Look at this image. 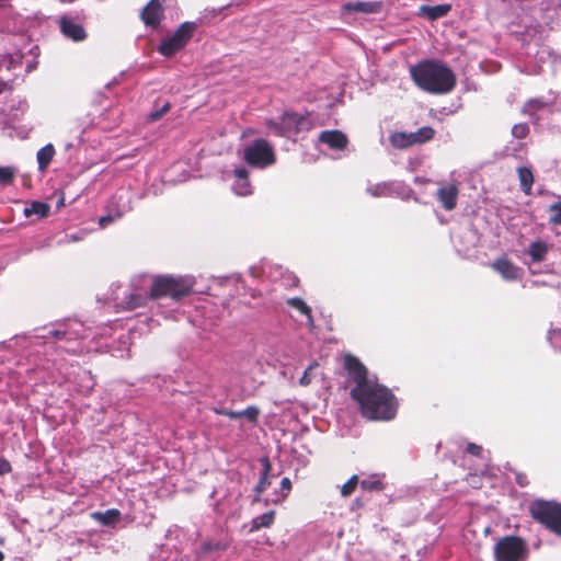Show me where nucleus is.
<instances>
[{
    "instance_id": "de8ad7c7",
    "label": "nucleus",
    "mask_w": 561,
    "mask_h": 561,
    "mask_svg": "<svg viewBox=\"0 0 561 561\" xmlns=\"http://www.w3.org/2000/svg\"><path fill=\"white\" fill-rule=\"evenodd\" d=\"M7 0H0V3L5 2Z\"/></svg>"
},
{
    "instance_id": "58836bf2",
    "label": "nucleus",
    "mask_w": 561,
    "mask_h": 561,
    "mask_svg": "<svg viewBox=\"0 0 561 561\" xmlns=\"http://www.w3.org/2000/svg\"><path fill=\"white\" fill-rule=\"evenodd\" d=\"M318 364L317 363H312L309 365V367L305 370L304 375L301 376V378L299 379V383L301 386H308L310 382H311V371L313 370L314 367H317Z\"/></svg>"
},
{
    "instance_id": "ddd939ff",
    "label": "nucleus",
    "mask_w": 561,
    "mask_h": 561,
    "mask_svg": "<svg viewBox=\"0 0 561 561\" xmlns=\"http://www.w3.org/2000/svg\"><path fill=\"white\" fill-rule=\"evenodd\" d=\"M234 183L232 190L237 195L247 196L252 194L251 183L249 181V172L245 168H237L233 171Z\"/></svg>"
},
{
    "instance_id": "c85d7f7f",
    "label": "nucleus",
    "mask_w": 561,
    "mask_h": 561,
    "mask_svg": "<svg viewBox=\"0 0 561 561\" xmlns=\"http://www.w3.org/2000/svg\"><path fill=\"white\" fill-rule=\"evenodd\" d=\"M280 492H276L273 496L268 497L266 501L278 504L282 503L288 495L291 489V482L288 478H283L280 482Z\"/></svg>"
},
{
    "instance_id": "2eb2a0df",
    "label": "nucleus",
    "mask_w": 561,
    "mask_h": 561,
    "mask_svg": "<svg viewBox=\"0 0 561 561\" xmlns=\"http://www.w3.org/2000/svg\"><path fill=\"white\" fill-rule=\"evenodd\" d=\"M141 20L146 25L157 26L162 16V7L159 0H151L141 11Z\"/></svg>"
},
{
    "instance_id": "4be33fe9",
    "label": "nucleus",
    "mask_w": 561,
    "mask_h": 561,
    "mask_svg": "<svg viewBox=\"0 0 561 561\" xmlns=\"http://www.w3.org/2000/svg\"><path fill=\"white\" fill-rule=\"evenodd\" d=\"M360 486L363 490L366 491H382L385 489L383 483V474H371L365 479H363L360 482Z\"/></svg>"
},
{
    "instance_id": "412c9836",
    "label": "nucleus",
    "mask_w": 561,
    "mask_h": 561,
    "mask_svg": "<svg viewBox=\"0 0 561 561\" xmlns=\"http://www.w3.org/2000/svg\"><path fill=\"white\" fill-rule=\"evenodd\" d=\"M517 174L520 183V190L526 195H530L534 184V175L531 169L526 167H519L517 169Z\"/></svg>"
},
{
    "instance_id": "20e7f679",
    "label": "nucleus",
    "mask_w": 561,
    "mask_h": 561,
    "mask_svg": "<svg viewBox=\"0 0 561 561\" xmlns=\"http://www.w3.org/2000/svg\"><path fill=\"white\" fill-rule=\"evenodd\" d=\"M268 130L278 137L293 138L300 131L310 130L312 122L309 114L285 112L276 118L266 121Z\"/></svg>"
},
{
    "instance_id": "1a4fd4ad",
    "label": "nucleus",
    "mask_w": 561,
    "mask_h": 561,
    "mask_svg": "<svg viewBox=\"0 0 561 561\" xmlns=\"http://www.w3.org/2000/svg\"><path fill=\"white\" fill-rule=\"evenodd\" d=\"M59 28L62 35L73 42H82L87 37L83 26L73 18L62 15L58 20Z\"/></svg>"
},
{
    "instance_id": "dca6fc26",
    "label": "nucleus",
    "mask_w": 561,
    "mask_h": 561,
    "mask_svg": "<svg viewBox=\"0 0 561 561\" xmlns=\"http://www.w3.org/2000/svg\"><path fill=\"white\" fill-rule=\"evenodd\" d=\"M458 188L455 184L442 186L437 191V197L446 210H453L457 205Z\"/></svg>"
},
{
    "instance_id": "39448f33",
    "label": "nucleus",
    "mask_w": 561,
    "mask_h": 561,
    "mask_svg": "<svg viewBox=\"0 0 561 561\" xmlns=\"http://www.w3.org/2000/svg\"><path fill=\"white\" fill-rule=\"evenodd\" d=\"M534 519L561 536V503L536 500L529 506Z\"/></svg>"
},
{
    "instance_id": "cd10ccee",
    "label": "nucleus",
    "mask_w": 561,
    "mask_h": 561,
    "mask_svg": "<svg viewBox=\"0 0 561 561\" xmlns=\"http://www.w3.org/2000/svg\"><path fill=\"white\" fill-rule=\"evenodd\" d=\"M288 305L298 310L300 313L307 317V322L309 327H313V319L311 317V309L306 302L300 298H291L288 300Z\"/></svg>"
},
{
    "instance_id": "a18cd8bd",
    "label": "nucleus",
    "mask_w": 561,
    "mask_h": 561,
    "mask_svg": "<svg viewBox=\"0 0 561 561\" xmlns=\"http://www.w3.org/2000/svg\"><path fill=\"white\" fill-rule=\"evenodd\" d=\"M3 558H4V556H3L2 551H0V561H2Z\"/></svg>"
},
{
    "instance_id": "e433bc0d",
    "label": "nucleus",
    "mask_w": 561,
    "mask_h": 561,
    "mask_svg": "<svg viewBox=\"0 0 561 561\" xmlns=\"http://www.w3.org/2000/svg\"><path fill=\"white\" fill-rule=\"evenodd\" d=\"M14 170L10 167H0V183L7 184L12 181Z\"/></svg>"
},
{
    "instance_id": "c9c22d12",
    "label": "nucleus",
    "mask_w": 561,
    "mask_h": 561,
    "mask_svg": "<svg viewBox=\"0 0 561 561\" xmlns=\"http://www.w3.org/2000/svg\"><path fill=\"white\" fill-rule=\"evenodd\" d=\"M545 106V103L539 99L529 100L525 106L524 112L528 114H533L535 111H538Z\"/></svg>"
},
{
    "instance_id": "a211bd4d",
    "label": "nucleus",
    "mask_w": 561,
    "mask_h": 561,
    "mask_svg": "<svg viewBox=\"0 0 561 561\" xmlns=\"http://www.w3.org/2000/svg\"><path fill=\"white\" fill-rule=\"evenodd\" d=\"M129 210V206L127 203L118 204L117 207L113 206V202L108 206V211L105 216L100 217L99 225L102 228H105L110 224L118 220L124 216L125 213Z\"/></svg>"
},
{
    "instance_id": "f8f14e48",
    "label": "nucleus",
    "mask_w": 561,
    "mask_h": 561,
    "mask_svg": "<svg viewBox=\"0 0 561 561\" xmlns=\"http://www.w3.org/2000/svg\"><path fill=\"white\" fill-rule=\"evenodd\" d=\"M492 267L501 274L505 280H515L522 275V270L505 257L493 262Z\"/></svg>"
},
{
    "instance_id": "7c9ffc66",
    "label": "nucleus",
    "mask_w": 561,
    "mask_h": 561,
    "mask_svg": "<svg viewBox=\"0 0 561 561\" xmlns=\"http://www.w3.org/2000/svg\"><path fill=\"white\" fill-rule=\"evenodd\" d=\"M260 415V409L255 405H250L247 409L240 411V417L247 419L251 423H256Z\"/></svg>"
},
{
    "instance_id": "bb28decb",
    "label": "nucleus",
    "mask_w": 561,
    "mask_h": 561,
    "mask_svg": "<svg viewBox=\"0 0 561 561\" xmlns=\"http://www.w3.org/2000/svg\"><path fill=\"white\" fill-rule=\"evenodd\" d=\"M49 213V206L42 202H33L28 207L24 208V215L31 217L36 215L38 218H44Z\"/></svg>"
},
{
    "instance_id": "9b49d317",
    "label": "nucleus",
    "mask_w": 561,
    "mask_h": 561,
    "mask_svg": "<svg viewBox=\"0 0 561 561\" xmlns=\"http://www.w3.org/2000/svg\"><path fill=\"white\" fill-rule=\"evenodd\" d=\"M319 141L332 150H343L347 146L348 139L341 130H324L320 133Z\"/></svg>"
},
{
    "instance_id": "2f4dec72",
    "label": "nucleus",
    "mask_w": 561,
    "mask_h": 561,
    "mask_svg": "<svg viewBox=\"0 0 561 561\" xmlns=\"http://www.w3.org/2000/svg\"><path fill=\"white\" fill-rule=\"evenodd\" d=\"M359 483L357 476H352L348 481H346L341 486V494L342 496H350L356 489L357 484Z\"/></svg>"
},
{
    "instance_id": "f3484780",
    "label": "nucleus",
    "mask_w": 561,
    "mask_h": 561,
    "mask_svg": "<svg viewBox=\"0 0 561 561\" xmlns=\"http://www.w3.org/2000/svg\"><path fill=\"white\" fill-rule=\"evenodd\" d=\"M450 4L422 5L419 9V15L430 21H435L448 14Z\"/></svg>"
},
{
    "instance_id": "c756f323",
    "label": "nucleus",
    "mask_w": 561,
    "mask_h": 561,
    "mask_svg": "<svg viewBox=\"0 0 561 561\" xmlns=\"http://www.w3.org/2000/svg\"><path fill=\"white\" fill-rule=\"evenodd\" d=\"M412 135L414 138V144H423L425 141L431 140L434 137L435 130L430 126H424L419 130L412 133Z\"/></svg>"
},
{
    "instance_id": "5701e85b",
    "label": "nucleus",
    "mask_w": 561,
    "mask_h": 561,
    "mask_svg": "<svg viewBox=\"0 0 561 561\" xmlns=\"http://www.w3.org/2000/svg\"><path fill=\"white\" fill-rule=\"evenodd\" d=\"M54 154L55 149L54 146L50 144L44 146L37 151L36 158L41 171H44L48 167V164L54 158Z\"/></svg>"
},
{
    "instance_id": "4468645a",
    "label": "nucleus",
    "mask_w": 561,
    "mask_h": 561,
    "mask_svg": "<svg viewBox=\"0 0 561 561\" xmlns=\"http://www.w3.org/2000/svg\"><path fill=\"white\" fill-rule=\"evenodd\" d=\"M381 2L378 1H356L346 2L342 5L344 12H358L364 14L378 13L381 10Z\"/></svg>"
},
{
    "instance_id": "aec40b11",
    "label": "nucleus",
    "mask_w": 561,
    "mask_h": 561,
    "mask_svg": "<svg viewBox=\"0 0 561 561\" xmlns=\"http://www.w3.org/2000/svg\"><path fill=\"white\" fill-rule=\"evenodd\" d=\"M91 516L101 525L114 526L121 518V512L116 508H111L105 512H94Z\"/></svg>"
},
{
    "instance_id": "72a5a7b5",
    "label": "nucleus",
    "mask_w": 561,
    "mask_h": 561,
    "mask_svg": "<svg viewBox=\"0 0 561 561\" xmlns=\"http://www.w3.org/2000/svg\"><path fill=\"white\" fill-rule=\"evenodd\" d=\"M367 191L373 196H385L390 193V185L388 183H379L368 187Z\"/></svg>"
},
{
    "instance_id": "6e6552de",
    "label": "nucleus",
    "mask_w": 561,
    "mask_h": 561,
    "mask_svg": "<svg viewBox=\"0 0 561 561\" xmlns=\"http://www.w3.org/2000/svg\"><path fill=\"white\" fill-rule=\"evenodd\" d=\"M194 26L190 23H183L176 32L165 39H163L158 48L159 53L163 56H172L174 53L185 46L192 37Z\"/></svg>"
},
{
    "instance_id": "f704fd0d",
    "label": "nucleus",
    "mask_w": 561,
    "mask_h": 561,
    "mask_svg": "<svg viewBox=\"0 0 561 561\" xmlns=\"http://www.w3.org/2000/svg\"><path fill=\"white\" fill-rule=\"evenodd\" d=\"M529 134V126L525 123L516 124L512 128V135L514 138L524 139Z\"/></svg>"
},
{
    "instance_id": "473e14b6",
    "label": "nucleus",
    "mask_w": 561,
    "mask_h": 561,
    "mask_svg": "<svg viewBox=\"0 0 561 561\" xmlns=\"http://www.w3.org/2000/svg\"><path fill=\"white\" fill-rule=\"evenodd\" d=\"M550 224L561 226V203H554L549 207Z\"/></svg>"
},
{
    "instance_id": "6ab92c4d",
    "label": "nucleus",
    "mask_w": 561,
    "mask_h": 561,
    "mask_svg": "<svg viewBox=\"0 0 561 561\" xmlns=\"http://www.w3.org/2000/svg\"><path fill=\"white\" fill-rule=\"evenodd\" d=\"M549 244L543 241H534L528 245L527 254L530 257V261L533 263H538L545 261L548 252H549Z\"/></svg>"
},
{
    "instance_id": "4c0bfd02",
    "label": "nucleus",
    "mask_w": 561,
    "mask_h": 561,
    "mask_svg": "<svg viewBox=\"0 0 561 561\" xmlns=\"http://www.w3.org/2000/svg\"><path fill=\"white\" fill-rule=\"evenodd\" d=\"M548 339L554 348H561V330H551Z\"/></svg>"
},
{
    "instance_id": "ea45409f",
    "label": "nucleus",
    "mask_w": 561,
    "mask_h": 561,
    "mask_svg": "<svg viewBox=\"0 0 561 561\" xmlns=\"http://www.w3.org/2000/svg\"><path fill=\"white\" fill-rule=\"evenodd\" d=\"M216 413L220 414V415L228 416V417L233 419V420L240 419V411H232V410L220 409V410H216Z\"/></svg>"
},
{
    "instance_id": "49530a36",
    "label": "nucleus",
    "mask_w": 561,
    "mask_h": 561,
    "mask_svg": "<svg viewBox=\"0 0 561 561\" xmlns=\"http://www.w3.org/2000/svg\"><path fill=\"white\" fill-rule=\"evenodd\" d=\"M71 240L77 241V240H78V238H77V237H75V236H71Z\"/></svg>"
},
{
    "instance_id": "0eeeda50",
    "label": "nucleus",
    "mask_w": 561,
    "mask_h": 561,
    "mask_svg": "<svg viewBox=\"0 0 561 561\" xmlns=\"http://www.w3.org/2000/svg\"><path fill=\"white\" fill-rule=\"evenodd\" d=\"M496 561H525L527 548L524 541L518 537H504L494 548Z\"/></svg>"
},
{
    "instance_id": "393cba45",
    "label": "nucleus",
    "mask_w": 561,
    "mask_h": 561,
    "mask_svg": "<svg viewBox=\"0 0 561 561\" xmlns=\"http://www.w3.org/2000/svg\"><path fill=\"white\" fill-rule=\"evenodd\" d=\"M390 142L393 147L400 149L415 145L412 133H394L390 136Z\"/></svg>"
},
{
    "instance_id": "7ed1b4c3",
    "label": "nucleus",
    "mask_w": 561,
    "mask_h": 561,
    "mask_svg": "<svg viewBox=\"0 0 561 561\" xmlns=\"http://www.w3.org/2000/svg\"><path fill=\"white\" fill-rule=\"evenodd\" d=\"M413 82L432 94H446L456 85V76L445 64L437 60H423L410 67Z\"/></svg>"
},
{
    "instance_id": "9d476101",
    "label": "nucleus",
    "mask_w": 561,
    "mask_h": 561,
    "mask_svg": "<svg viewBox=\"0 0 561 561\" xmlns=\"http://www.w3.org/2000/svg\"><path fill=\"white\" fill-rule=\"evenodd\" d=\"M73 327L80 328L81 324L73 322L69 325L67 324H59L57 329H49L46 333L38 335L39 337L44 340H73L79 336V331L75 329Z\"/></svg>"
},
{
    "instance_id": "f03ea898",
    "label": "nucleus",
    "mask_w": 561,
    "mask_h": 561,
    "mask_svg": "<svg viewBox=\"0 0 561 561\" xmlns=\"http://www.w3.org/2000/svg\"><path fill=\"white\" fill-rule=\"evenodd\" d=\"M194 285L192 277L157 276L151 278L147 275L135 277L131 283V291L122 299L115 297L116 307L123 310H134L147 304L149 297L157 299L170 296L180 299L191 293Z\"/></svg>"
},
{
    "instance_id": "f257e3e1",
    "label": "nucleus",
    "mask_w": 561,
    "mask_h": 561,
    "mask_svg": "<svg viewBox=\"0 0 561 561\" xmlns=\"http://www.w3.org/2000/svg\"><path fill=\"white\" fill-rule=\"evenodd\" d=\"M345 366L356 386L352 398L359 404L363 415L369 420L389 421L397 413L394 396L385 386L368 378L366 367L353 356H346Z\"/></svg>"
},
{
    "instance_id": "b1692460",
    "label": "nucleus",
    "mask_w": 561,
    "mask_h": 561,
    "mask_svg": "<svg viewBox=\"0 0 561 561\" xmlns=\"http://www.w3.org/2000/svg\"><path fill=\"white\" fill-rule=\"evenodd\" d=\"M275 512L270 511L260 516H256L251 522L250 531H256L261 528H267L274 523Z\"/></svg>"
},
{
    "instance_id": "a878e982",
    "label": "nucleus",
    "mask_w": 561,
    "mask_h": 561,
    "mask_svg": "<svg viewBox=\"0 0 561 561\" xmlns=\"http://www.w3.org/2000/svg\"><path fill=\"white\" fill-rule=\"evenodd\" d=\"M270 470H271V463H270L268 459H263V472H262V477H261L259 483L255 486L256 496L254 497V501H259L260 494L263 491H265L266 488L271 484V481L268 478Z\"/></svg>"
},
{
    "instance_id": "a19ab883",
    "label": "nucleus",
    "mask_w": 561,
    "mask_h": 561,
    "mask_svg": "<svg viewBox=\"0 0 561 561\" xmlns=\"http://www.w3.org/2000/svg\"><path fill=\"white\" fill-rule=\"evenodd\" d=\"M12 470V467L10 462L4 459L3 457H0V476H4L7 473H10Z\"/></svg>"
},
{
    "instance_id": "423d86ee",
    "label": "nucleus",
    "mask_w": 561,
    "mask_h": 561,
    "mask_svg": "<svg viewBox=\"0 0 561 561\" xmlns=\"http://www.w3.org/2000/svg\"><path fill=\"white\" fill-rule=\"evenodd\" d=\"M243 159L252 167L266 168L275 163V152L265 139H256L243 149Z\"/></svg>"
},
{
    "instance_id": "c03bdc74",
    "label": "nucleus",
    "mask_w": 561,
    "mask_h": 561,
    "mask_svg": "<svg viewBox=\"0 0 561 561\" xmlns=\"http://www.w3.org/2000/svg\"><path fill=\"white\" fill-rule=\"evenodd\" d=\"M516 481L520 486H525L527 484L526 477L522 474L517 476Z\"/></svg>"
},
{
    "instance_id": "79ce46f5",
    "label": "nucleus",
    "mask_w": 561,
    "mask_h": 561,
    "mask_svg": "<svg viewBox=\"0 0 561 561\" xmlns=\"http://www.w3.org/2000/svg\"><path fill=\"white\" fill-rule=\"evenodd\" d=\"M169 108H170V105H169L168 103H167V104H164V105L160 108V111L152 112V113L150 114V118H151L152 121H157V119H159V118H160L164 113H167V112L169 111Z\"/></svg>"
},
{
    "instance_id": "37998d69",
    "label": "nucleus",
    "mask_w": 561,
    "mask_h": 561,
    "mask_svg": "<svg viewBox=\"0 0 561 561\" xmlns=\"http://www.w3.org/2000/svg\"><path fill=\"white\" fill-rule=\"evenodd\" d=\"M482 448L479 445H476L473 443L468 444L467 451L469 454H472L474 456H478L481 453Z\"/></svg>"
}]
</instances>
